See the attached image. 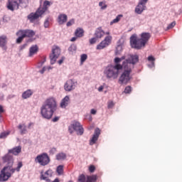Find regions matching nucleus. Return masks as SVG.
<instances>
[{"mask_svg": "<svg viewBox=\"0 0 182 182\" xmlns=\"http://www.w3.org/2000/svg\"><path fill=\"white\" fill-rule=\"evenodd\" d=\"M46 70H47L46 67H43L42 70H40V73H41V75H43L45 72H46Z\"/></svg>", "mask_w": 182, "mask_h": 182, "instance_id": "nucleus-50", "label": "nucleus"}, {"mask_svg": "<svg viewBox=\"0 0 182 182\" xmlns=\"http://www.w3.org/2000/svg\"><path fill=\"white\" fill-rule=\"evenodd\" d=\"M114 62L115 65H122V64H120V62H122V60L120 59V58H118V57L115 58L114 59Z\"/></svg>", "mask_w": 182, "mask_h": 182, "instance_id": "nucleus-41", "label": "nucleus"}, {"mask_svg": "<svg viewBox=\"0 0 182 182\" xmlns=\"http://www.w3.org/2000/svg\"><path fill=\"white\" fill-rule=\"evenodd\" d=\"M21 151H22V146H18L11 149H9L8 153L9 154H14V156H18Z\"/></svg>", "mask_w": 182, "mask_h": 182, "instance_id": "nucleus-18", "label": "nucleus"}, {"mask_svg": "<svg viewBox=\"0 0 182 182\" xmlns=\"http://www.w3.org/2000/svg\"><path fill=\"white\" fill-rule=\"evenodd\" d=\"M68 132L70 134H73L74 132H76L77 136H82L85 133V129L80 122L74 121L69 127Z\"/></svg>", "mask_w": 182, "mask_h": 182, "instance_id": "nucleus-7", "label": "nucleus"}, {"mask_svg": "<svg viewBox=\"0 0 182 182\" xmlns=\"http://www.w3.org/2000/svg\"><path fill=\"white\" fill-rule=\"evenodd\" d=\"M87 59V55L82 54L81 56H80V63H85Z\"/></svg>", "mask_w": 182, "mask_h": 182, "instance_id": "nucleus-38", "label": "nucleus"}, {"mask_svg": "<svg viewBox=\"0 0 182 182\" xmlns=\"http://www.w3.org/2000/svg\"><path fill=\"white\" fill-rule=\"evenodd\" d=\"M14 97H15V95H9L7 97V100H11V99H14Z\"/></svg>", "mask_w": 182, "mask_h": 182, "instance_id": "nucleus-51", "label": "nucleus"}, {"mask_svg": "<svg viewBox=\"0 0 182 182\" xmlns=\"http://www.w3.org/2000/svg\"><path fill=\"white\" fill-rule=\"evenodd\" d=\"M50 19V17L48 16L46 18L45 22H44V27L45 28H49V21Z\"/></svg>", "mask_w": 182, "mask_h": 182, "instance_id": "nucleus-39", "label": "nucleus"}, {"mask_svg": "<svg viewBox=\"0 0 182 182\" xmlns=\"http://www.w3.org/2000/svg\"><path fill=\"white\" fill-rule=\"evenodd\" d=\"M123 15L119 14L114 19H113L112 21H110L109 25H113V23H117L120 21V18H122Z\"/></svg>", "mask_w": 182, "mask_h": 182, "instance_id": "nucleus-32", "label": "nucleus"}, {"mask_svg": "<svg viewBox=\"0 0 182 182\" xmlns=\"http://www.w3.org/2000/svg\"><path fill=\"white\" fill-rule=\"evenodd\" d=\"M11 134V132H4L0 134V139H6L8 135Z\"/></svg>", "mask_w": 182, "mask_h": 182, "instance_id": "nucleus-36", "label": "nucleus"}, {"mask_svg": "<svg viewBox=\"0 0 182 182\" xmlns=\"http://www.w3.org/2000/svg\"><path fill=\"white\" fill-rule=\"evenodd\" d=\"M69 103H70V98L69 97L68 95H66L62 100L60 102V107H62V109H66V107H68V106L69 105Z\"/></svg>", "mask_w": 182, "mask_h": 182, "instance_id": "nucleus-19", "label": "nucleus"}, {"mask_svg": "<svg viewBox=\"0 0 182 182\" xmlns=\"http://www.w3.org/2000/svg\"><path fill=\"white\" fill-rule=\"evenodd\" d=\"M97 181V175L87 176V181H86V176L83 174L80 175L78 177L79 182H96Z\"/></svg>", "mask_w": 182, "mask_h": 182, "instance_id": "nucleus-12", "label": "nucleus"}, {"mask_svg": "<svg viewBox=\"0 0 182 182\" xmlns=\"http://www.w3.org/2000/svg\"><path fill=\"white\" fill-rule=\"evenodd\" d=\"M95 36L97 39H101L105 36V31L102 29V27H99L95 30Z\"/></svg>", "mask_w": 182, "mask_h": 182, "instance_id": "nucleus-20", "label": "nucleus"}, {"mask_svg": "<svg viewBox=\"0 0 182 182\" xmlns=\"http://www.w3.org/2000/svg\"><path fill=\"white\" fill-rule=\"evenodd\" d=\"M119 58H120L121 61H122V60H124V59H126V56L123 55V56H122V57Z\"/></svg>", "mask_w": 182, "mask_h": 182, "instance_id": "nucleus-61", "label": "nucleus"}, {"mask_svg": "<svg viewBox=\"0 0 182 182\" xmlns=\"http://www.w3.org/2000/svg\"><path fill=\"white\" fill-rule=\"evenodd\" d=\"M90 170V173H94L95 170H96V168L95 167V166L91 165L89 168Z\"/></svg>", "mask_w": 182, "mask_h": 182, "instance_id": "nucleus-46", "label": "nucleus"}, {"mask_svg": "<svg viewBox=\"0 0 182 182\" xmlns=\"http://www.w3.org/2000/svg\"><path fill=\"white\" fill-rule=\"evenodd\" d=\"M99 136H100V129L96 128L94 132V134L90 140V146H93V144H96V141L99 140Z\"/></svg>", "mask_w": 182, "mask_h": 182, "instance_id": "nucleus-15", "label": "nucleus"}, {"mask_svg": "<svg viewBox=\"0 0 182 182\" xmlns=\"http://www.w3.org/2000/svg\"><path fill=\"white\" fill-rule=\"evenodd\" d=\"M1 113H4V107L1 105H0V114Z\"/></svg>", "mask_w": 182, "mask_h": 182, "instance_id": "nucleus-58", "label": "nucleus"}, {"mask_svg": "<svg viewBox=\"0 0 182 182\" xmlns=\"http://www.w3.org/2000/svg\"><path fill=\"white\" fill-rule=\"evenodd\" d=\"M52 5L50 1L46 0L43 1V6H40L38 9L41 13V14L45 15V14H49V6Z\"/></svg>", "mask_w": 182, "mask_h": 182, "instance_id": "nucleus-13", "label": "nucleus"}, {"mask_svg": "<svg viewBox=\"0 0 182 182\" xmlns=\"http://www.w3.org/2000/svg\"><path fill=\"white\" fill-rule=\"evenodd\" d=\"M85 31H83V28H77L75 30V35L77 38H82L83 36V33Z\"/></svg>", "mask_w": 182, "mask_h": 182, "instance_id": "nucleus-28", "label": "nucleus"}, {"mask_svg": "<svg viewBox=\"0 0 182 182\" xmlns=\"http://www.w3.org/2000/svg\"><path fill=\"white\" fill-rule=\"evenodd\" d=\"M114 106V103L113 102H109L107 107L108 109H112Z\"/></svg>", "mask_w": 182, "mask_h": 182, "instance_id": "nucleus-48", "label": "nucleus"}, {"mask_svg": "<svg viewBox=\"0 0 182 182\" xmlns=\"http://www.w3.org/2000/svg\"><path fill=\"white\" fill-rule=\"evenodd\" d=\"M103 89H105V87H104L103 85H101V86L99 87L98 91L102 92V91H103Z\"/></svg>", "mask_w": 182, "mask_h": 182, "instance_id": "nucleus-55", "label": "nucleus"}, {"mask_svg": "<svg viewBox=\"0 0 182 182\" xmlns=\"http://www.w3.org/2000/svg\"><path fill=\"white\" fill-rule=\"evenodd\" d=\"M16 36H18V38L16 39V43H21L22 41H23V34L19 33V31L16 33Z\"/></svg>", "mask_w": 182, "mask_h": 182, "instance_id": "nucleus-30", "label": "nucleus"}, {"mask_svg": "<svg viewBox=\"0 0 182 182\" xmlns=\"http://www.w3.org/2000/svg\"><path fill=\"white\" fill-rule=\"evenodd\" d=\"M28 4L29 0H9L7 8L9 11H15V9H19V6L26 8Z\"/></svg>", "mask_w": 182, "mask_h": 182, "instance_id": "nucleus-6", "label": "nucleus"}, {"mask_svg": "<svg viewBox=\"0 0 182 182\" xmlns=\"http://www.w3.org/2000/svg\"><path fill=\"white\" fill-rule=\"evenodd\" d=\"M139 62V55H130L128 59H126L123 61L122 66V73L119 77V82L121 85H127L130 80L132 79V76H130V73L133 69H134V65Z\"/></svg>", "mask_w": 182, "mask_h": 182, "instance_id": "nucleus-1", "label": "nucleus"}, {"mask_svg": "<svg viewBox=\"0 0 182 182\" xmlns=\"http://www.w3.org/2000/svg\"><path fill=\"white\" fill-rule=\"evenodd\" d=\"M132 92V87L127 86L125 87L124 93H130Z\"/></svg>", "mask_w": 182, "mask_h": 182, "instance_id": "nucleus-45", "label": "nucleus"}, {"mask_svg": "<svg viewBox=\"0 0 182 182\" xmlns=\"http://www.w3.org/2000/svg\"><path fill=\"white\" fill-rule=\"evenodd\" d=\"M110 43H112V36H106L105 39L102 41H101L99 45L97 46L96 49L97 50H102V49L107 48V46H109Z\"/></svg>", "mask_w": 182, "mask_h": 182, "instance_id": "nucleus-10", "label": "nucleus"}, {"mask_svg": "<svg viewBox=\"0 0 182 182\" xmlns=\"http://www.w3.org/2000/svg\"><path fill=\"white\" fill-rule=\"evenodd\" d=\"M76 39H77V37H73L71 39H70V41L71 42H75V41H76Z\"/></svg>", "mask_w": 182, "mask_h": 182, "instance_id": "nucleus-56", "label": "nucleus"}, {"mask_svg": "<svg viewBox=\"0 0 182 182\" xmlns=\"http://www.w3.org/2000/svg\"><path fill=\"white\" fill-rule=\"evenodd\" d=\"M176 26V21H173L172 23H171L168 26H167V29H173V27Z\"/></svg>", "mask_w": 182, "mask_h": 182, "instance_id": "nucleus-43", "label": "nucleus"}, {"mask_svg": "<svg viewBox=\"0 0 182 182\" xmlns=\"http://www.w3.org/2000/svg\"><path fill=\"white\" fill-rule=\"evenodd\" d=\"M68 21V16L66 14H60L58 17V22L59 25H63Z\"/></svg>", "mask_w": 182, "mask_h": 182, "instance_id": "nucleus-21", "label": "nucleus"}, {"mask_svg": "<svg viewBox=\"0 0 182 182\" xmlns=\"http://www.w3.org/2000/svg\"><path fill=\"white\" fill-rule=\"evenodd\" d=\"M119 70H122V65H110L104 70V75L107 79H117L119 77Z\"/></svg>", "mask_w": 182, "mask_h": 182, "instance_id": "nucleus-5", "label": "nucleus"}, {"mask_svg": "<svg viewBox=\"0 0 182 182\" xmlns=\"http://www.w3.org/2000/svg\"><path fill=\"white\" fill-rule=\"evenodd\" d=\"M18 129L20 130L21 134H26L28 133V129L25 124H20L18 126Z\"/></svg>", "mask_w": 182, "mask_h": 182, "instance_id": "nucleus-24", "label": "nucleus"}, {"mask_svg": "<svg viewBox=\"0 0 182 182\" xmlns=\"http://www.w3.org/2000/svg\"><path fill=\"white\" fill-rule=\"evenodd\" d=\"M105 35H110V31H107L106 33H105Z\"/></svg>", "mask_w": 182, "mask_h": 182, "instance_id": "nucleus-64", "label": "nucleus"}, {"mask_svg": "<svg viewBox=\"0 0 182 182\" xmlns=\"http://www.w3.org/2000/svg\"><path fill=\"white\" fill-rule=\"evenodd\" d=\"M45 62H46V58H44L43 60L41 62V66H42V65H43V63H45Z\"/></svg>", "mask_w": 182, "mask_h": 182, "instance_id": "nucleus-57", "label": "nucleus"}, {"mask_svg": "<svg viewBox=\"0 0 182 182\" xmlns=\"http://www.w3.org/2000/svg\"><path fill=\"white\" fill-rule=\"evenodd\" d=\"M145 9L146 6H143L139 4L135 8V12L136 14H138V15H141V14H143V11H145Z\"/></svg>", "mask_w": 182, "mask_h": 182, "instance_id": "nucleus-23", "label": "nucleus"}, {"mask_svg": "<svg viewBox=\"0 0 182 182\" xmlns=\"http://www.w3.org/2000/svg\"><path fill=\"white\" fill-rule=\"evenodd\" d=\"M46 69H47V70H50L53 69V67L48 66V67H46Z\"/></svg>", "mask_w": 182, "mask_h": 182, "instance_id": "nucleus-59", "label": "nucleus"}, {"mask_svg": "<svg viewBox=\"0 0 182 182\" xmlns=\"http://www.w3.org/2000/svg\"><path fill=\"white\" fill-rule=\"evenodd\" d=\"M31 126H33V122H30V123L28 124V129H31Z\"/></svg>", "mask_w": 182, "mask_h": 182, "instance_id": "nucleus-60", "label": "nucleus"}, {"mask_svg": "<svg viewBox=\"0 0 182 182\" xmlns=\"http://www.w3.org/2000/svg\"><path fill=\"white\" fill-rule=\"evenodd\" d=\"M99 6H100L102 11H105V9H107V4H106V1H100L99 3Z\"/></svg>", "mask_w": 182, "mask_h": 182, "instance_id": "nucleus-35", "label": "nucleus"}, {"mask_svg": "<svg viewBox=\"0 0 182 182\" xmlns=\"http://www.w3.org/2000/svg\"><path fill=\"white\" fill-rule=\"evenodd\" d=\"M60 55V48L59 47L55 46L52 49V53L50 55V60L51 65H55L56 63V59L59 58Z\"/></svg>", "mask_w": 182, "mask_h": 182, "instance_id": "nucleus-9", "label": "nucleus"}, {"mask_svg": "<svg viewBox=\"0 0 182 182\" xmlns=\"http://www.w3.org/2000/svg\"><path fill=\"white\" fill-rule=\"evenodd\" d=\"M77 82L73 80H68L64 85V89L65 92H72L76 89Z\"/></svg>", "mask_w": 182, "mask_h": 182, "instance_id": "nucleus-11", "label": "nucleus"}, {"mask_svg": "<svg viewBox=\"0 0 182 182\" xmlns=\"http://www.w3.org/2000/svg\"><path fill=\"white\" fill-rule=\"evenodd\" d=\"M35 161L38 163L40 166H48L49 163H50V158L46 153H43L38 155Z\"/></svg>", "mask_w": 182, "mask_h": 182, "instance_id": "nucleus-8", "label": "nucleus"}, {"mask_svg": "<svg viewBox=\"0 0 182 182\" xmlns=\"http://www.w3.org/2000/svg\"><path fill=\"white\" fill-rule=\"evenodd\" d=\"M122 50H123V47L122 45H118L116 48L115 55H120Z\"/></svg>", "mask_w": 182, "mask_h": 182, "instance_id": "nucleus-37", "label": "nucleus"}, {"mask_svg": "<svg viewBox=\"0 0 182 182\" xmlns=\"http://www.w3.org/2000/svg\"><path fill=\"white\" fill-rule=\"evenodd\" d=\"M38 46H32L29 49V56H33L38 52Z\"/></svg>", "mask_w": 182, "mask_h": 182, "instance_id": "nucleus-26", "label": "nucleus"}, {"mask_svg": "<svg viewBox=\"0 0 182 182\" xmlns=\"http://www.w3.org/2000/svg\"><path fill=\"white\" fill-rule=\"evenodd\" d=\"M147 1L149 0H141L139 1V5H143V6H146V4H147Z\"/></svg>", "mask_w": 182, "mask_h": 182, "instance_id": "nucleus-47", "label": "nucleus"}, {"mask_svg": "<svg viewBox=\"0 0 182 182\" xmlns=\"http://www.w3.org/2000/svg\"><path fill=\"white\" fill-rule=\"evenodd\" d=\"M44 174H46V176H47L48 177H52V174H53V172H52V170L49 169L48 171H46Z\"/></svg>", "mask_w": 182, "mask_h": 182, "instance_id": "nucleus-40", "label": "nucleus"}, {"mask_svg": "<svg viewBox=\"0 0 182 182\" xmlns=\"http://www.w3.org/2000/svg\"><path fill=\"white\" fill-rule=\"evenodd\" d=\"M56 171L58 176H62L63 174V165H60L57 167Z\"/></svg>", "mask_w": 182, "mask_h": 182, "instance_id": "nucleus-33", "label": "nucleus"}, {"mask_svg": "<svg viewBox=\"0 0 182 182\" xmlns=\"http://www.w3.org/2000/svg\"><path fill=\"white\" fill-rule=\"evenodd\" d=\"M151 38L150 33H142L141 34V38H137L136 34H133L130 37V45L134 49H141L146 46V43L149 42V40Z\"/></svg>", "mask_w": 182, "mask_h": 182, "instance_id": "nucleus-3", "label": "nucleus"}, {"mask_svg": "<svg viewBox=\"0 0 182 182\" xmlns=\"http://www.w3.org/2000/svg\"><path fill=\"white\" fill-rule=\"evenodd\" d=\"M26 46H28V43H24L22 46H21L20 50H23V49H25V48H26Z\"/></svg>", "mask_w": 182, "mask_h": 182, "instance_id": "nucleus-49", "label": "nucleus"}, {"mask_svg": "<svg viewBox=\"0 0 182 182\" xmlns=\"http://www.w3.org/2000/svg\"><path fill=\"white\" fill-rule=\"evenodd\" d=\"M41 180H44L45 181H50V179H49V176H48L47 175H46L45 173H43V172L41 173V177H40Z\"/></svg>", "mask_w": 182, "mask_h": 182, "instance_id": "nucleus-34", "label": "nucleus"}, {"mask_svg": "<svg viewBox=\"0 0 182 182\" xmlns=\"http://www.w3.org/2000/svg\"><path fill=\"white\" fill-rule=\"evenodd\" d=\"M33 95V92L31 90H28L23 92L22 94V98L23 99H28V97H31V95Z\"/></svg>", "mask_w": 182, "mask_h": 182, "instance_id": "nucleus-27", "label": "nucleus"}, {"mask_svg": "<svg viewBox=\"0 0 182 182\" xmlns=\"http://www.w3.org/2000/svg\"><path fill=\"white\" fill-rule=\"evenodd\" d=\"M23 166V164L21 161L18 163L16 168H14V165L5 166L0 172V181H8V180L12 177V174H14L15 171H21V168H22Z\"/></svg>", "mask_w": 182, "mask_h": 182, "instance_id": "nucleus-4", "label": "nucleus"}, {"mask_svg": "<svg viewBox=\"0 0 182 182\" xmlns=\"http://www.w3.org/2000/svg\"><path fill=\"white\" fill-rule=\"evenodd\" d=\"M0 48H2L4 50H6V36H0Z\"/></svg>", "mask_w": 182, "mask_h": 182, "instance_id": "nucleus-22", "label": "nucleus"}, {"mask_svg": "<svg viewBox=\"0 0 182 182\" xmlns=\"http://www.w3.org/2000/svg\"><path fill=\"white\" fill-rule=\"evenodd\" d=\"M148 60L150 62V63L148 64V68H149V69H153V68H154V60H156V59L153 55H150L148 57Z\"/></svg>", "mask_w": 182, "mask_h": 182, "instance_id": "nucleus-25", "label": "nucleus"}, {"mask_svg": "<svg viewBox=\"0 0 182 182\" xmlns=\"http://www.w3.org/2000/svg\"><path fill=\"white\" fill-rule=\"evenodd\" d=\"M51 152H54V151H56V149L55 148H53L51 150H50Z\"/></svg>", "mask_w": 182, "mask_h": 182, "instance_id": "nucleus-63", "label": "nucleus"}, {"mask_svg": "<svg viewBox=\"0 0 182 182\" xmlns=\"http://www.w3.org/2000/svg\"><path fill=\"white\" fill-rule=\"evenodd\" d=\"M60 117H55L53 119L52 122H53V123H56V122H58L59 120Z\"/></svg>", "mask_w": 182, "mask_h": 182, "instance_id": "nucleus-52", "label": "nucleus"}, {"mask_svg": "<svg viewBox=\"0 0 182 182\" xmlns=\"http://www.w3.org/2000/svg\"><path fill=\"white\" fill-rule=\"evenodd\" d=\"M91 114H96L97 111L95 109H92L90 111Z\"/></svg>", "mask_w": 182, "mask_h": 182, "instance_id": "nucleus-54", "label": "nucleus"}, {"mask_svg": "<svg viewBox=\"0 0 182 182\" xmlns=\"http://www.w3.org/2000/svg\"><path fill=\"white\" fill-rule=\"evenodd\" d=\"M3 162L7 163L6 166H14V157L9 154H6L2 157Z\"/></svg>", "mask_w": 182, "mask_h": 182, "instance_id": "nucleus-16", "label": "nucleus"}, {"mask_svg": "<svg viewBox=\"0 0 182 182\" xmlns=\"http://www.w3.org/2000/svg\"><path fill=\"white\" fill-rule=\"evenodd\" d=\"M52 182H60L59 181V178H56L54 181H53Z\"/></svg>", "mask_w": 182, "mask_h": 182, "instance_id": "nucleus-62", "label": "nucleus"}, {"mask_svg": "<svg viewBox=\"0 0 182 182\" xmlns=\"http://www.w3.org/2000/svg\"><path fill=\"white\" fill-rule=\"evenodd\" d=\"M64 60H65V57H63L60 60H58V64L60 65L63 64Z\"/></svg>", "mask_w": 182, "mask_h": 182, "instance_id": "nucleus-53", "label": "nucleus"}, {"mask_svg": "<svg viewBox=\"0 0 182 182\" xmlns=\"http://www.w3.org/2000/svg\"><path fill=\"white\" fill-rule=\"evenodd\" d=\"M42 16H43L42 13L40 12L38 9H37L35 13H31L30 14H28L27 18L31 23H33V22H35L36 19H39V18H42Z\"/></svg>", "mask_w": 182, "mask_h": 182, "instance_id": "nucleus-14", "label": "nucleus"}, {"mask_svg": "<svg viewBox=\"0 0 182 182\" xmlns=\"http://www.w3.org/2000/svg\"><path fill=\"white\" fill-rule=\"evenodd\" d=\"M18 33L23 35L24 38H32L35 35V31L32 30H20Z\"/></svg>", "mask_w": 182, "mask_h": 182, "instance_id": "nucleus-17", "label": "nucleus"}, {"mask_svg": "<svg viewBox=\"0 0 182 182\" xmlns=\"http://www.w3.org/2000/svg\"><path fill=\"white\" fill-rule=\"evenodd\" d=\"M76 45L72 44L69 48H68V52L71 54L73 55V53H76Z\"/></svg>", "mask_w": 182, "mask_h": 182, "instance_id": "nucleus-29", "label": "nucleus"}, {"mask_svg": "<svg viewBox=\"0 0 182 182\" xmlns=\"http://www.w3.org/2000/svg\"><path fill=\"white\" fill-rule=\"evenodd\" d=\"M66 159V154L65 153H60L56 155V160H65Z\"/></svg>", "mask_w": 182, "mask_h": 182, "instance_id": "nucleus-31", "label": "nucleus"}, {"mask_svg": "<svg viewBox=\"0 0 182 182\" xmlns=\"http://www.w3.org/2000/svg\"><path fill=\"white\" fill-rule=\"evenodd\" d=\"M75 23V18H73L67 22V26H72Z\"/></svg>", "mask_w": 182, "mask_h": 182, "instance_id": "nucleus-44", "label": "nucleus"}, {"mask_svg": "<svg viewBox=\"0 0 182 182\" xmlns=\"http://www.w3.org/2000/svg\"><path fill=\"white\" fill-rule=\"evenodd\" d=\"M96 42H97V38H96V37H94V38H92L91 39H90V45H93V44L96 43Z\"/></svg>", "mask_w": 182, "mask_h": 182, "instance_id": "nucleus-42", "label": "nucleus"}, {"mask_svg": "<svg viewBox=\"0 0 182 182\" xmlns=\"http://www.w3.org/2000/svg\"><path fill=\"white\" fill-rule=\"evenodd\" d=\"M58 106L55 98H48L41 107V114L43 119L50 120L53 116V113L56 112Z\"/></svg>", "mask_w": 182, "mask_h": 182, "instance_id": "nucleus-2", "label": "nucleus"}]
</instances>
